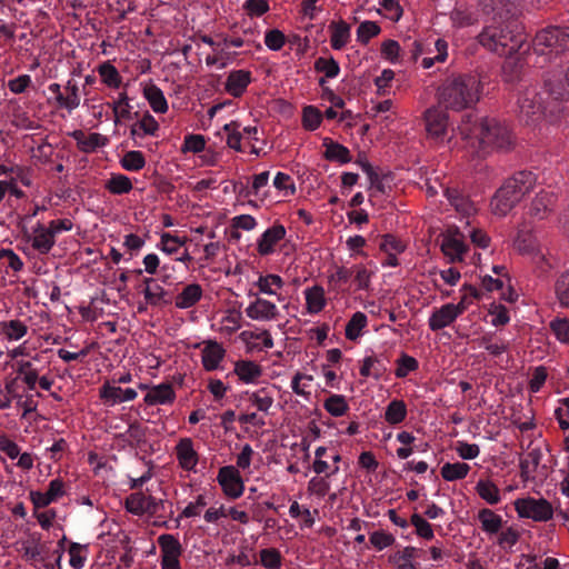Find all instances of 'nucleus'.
I'll use <instances>...</instances> for the list:
<instances>
[{
  "mask_svg": "<svg viewBox=\"0 0 569 569\" xmlns=\"http://www.w3.org/2000/svg\"><path fill=\"white\" fill-rule=\"evenodd\" d=\"M176 455L179 466L187 471H191L198 463V453L193 448V442L190 438L181 439L176 446Z\"/></svg>",
  "mask_w": 569,
  "mask_h": 569,
  "instance_id": "25",
  "label": "nucleus"
},
{
  "mask_svg": "<svg viewBox=\"0 0 569 569\" xmlns=\"http://www.w3.org/2000/svg\"><path fill=\"white\" fill-rule=\"evenodd\" d=\"M380 27L375 21H363L357 29V40L367 44L373 37L380 33Z\"/></svg>",
  "mask_w": 569,
  "mask_h": 569,
  "instance_id": "62",
  "label": "nucleus"
},
{
  "mask_svg": "<svg viewBox=\"0 0 569 569\" xmlns=\"http://www.w3.org/2000/svg\"><path fill=\"white\" fill-rule=\"evenodd\" d=\"M441 237L442 240L440 249L448 262H462L466 253L469 251V246L466 243L465 237L460 232L459 228L450 227L441 234Z\"/></svg>",
  "mask_w": 569,
  "mask_h": 569,
  "instance_id": "11",
  "label": "nucleus"
},
{
  "mask_svg": "<svg viewBox=\"0 0 569 569\" xmlns=\"http://www.w3.org/2000/svg\"><path fill=\"white\" fill-rule=\"evenodd\" d=\"M100 398L108 406H114L117 403L132 401L137 398L138 393L132 388L122 389L110 383H104L100 388Z\"/></svg>",
  "mask_w": 569,
  "mask_h": 569,
  "instance_id": "20",
  "label": "nucleus"
},
{
  "mask_svg": "<svg viewBox=\"0 0 569 569\" xmlns=\"http://www.w3.org/2000/svg\"><path fill=\"white\" fill-rule=\"evenodd\" d=\"M322 121V114L313 106H307L302 110V126L306 130L313 131L319 128Z\"/></svg>",
  "mask_w": 569,
  "mask_h": 569,
  "instance_id": "60",
  "label": "nucleus"
},
{
  "mask_svg": "<svg viewBox=\"0 0 569 569\" xmlns=\"http://www.w3.org/2000/svg\"><path fill=\"white\" fill-rule=\"evenodd\" d=\"M323 408L333 417H341L349 410V405L342 395H330L323 403Z\"/></svg>",
  "mask_w": 569,
  "mask_h": 569,
  "instance_id": "49",
  "label": "nucleus"
},
{
  "mask_svg": "<svg viewBox=\"0 0 569 569\" xmlns=\"http://www.w3.org/2000/svg\"><path fill=\"white\" fill-rule=\"evenodd\" d=\"M101 82L110 89H119L122 83V78L117 68L109 61L101 63L97 69Z\"/></svg>",
  "mask_w": 569,
  "mask_h": 569,
  "instance_id": "43",
  "label": "nucleus"
},
{
  "mask_svg": "<svg viewBox=\"0 0 569 569\" xmlns=\"http://www.w3.org/2000/svg\"><path fill=\"white\" fill-rule=\"evenodd\" d=\"M201 351V362L206 371H213L219 368L226 357V349L216 340L204 341Z\"/></svg>",
  "mask_w": 569,
  "mask_h": 569,
  "instance_id": "19",
  "label": "nucleus"
},
{
  "mask_svg": "<svg viewBox=\"0 0 569 569\" xmlns=\"http://www.w3.org/2000/svg\"><path fill=\"white\" fill-rule=\"evenodd\" d=\"M147 428L143 427L138 421H133L128 426V429L124 433L119 435V438L126 439L127 437L132 441L131 445H136L137 447L141 443L146 442Z\"/></svg>",
  "mask_w": 569,
  "mask_h": 569,
  "instance_id": "61",
  "label": "nucleus"
},
{
  "mask_svg": "<svg viewBox=\"0 0 569 569\" xmlns=\"http://www.w3.org/2000/svg\"><path fill=\"white\" fill-rule=\"evenodd\" d=\"M330 44L332 49L341 50L350 41L351 28L346 21L340 20L337 22H332L330 24Z\"/></svg>",
  "mask_w": 569,
  "mask_h": 569,
  "instance_id": "33",
  "label": "nucleus"
},
{
  "mask_svg": "<svg viewBox=\"0 0 569 569\" xmlns=\"http://www.w3.org/2000/svg\"><path fill=\"white\" fill-rule=\"evenodd\" d=\"M236 58V53L229 50L224 40L214 44L212 53L207 56L206 63L208 66L217 67L219 69L226 68Z\"/></svg>",
  "mask_w": 569,
  "mask_h": 569,
  "instance_id": "31",
  "label": "nucleus"
},
{
  "mask_svg": "<svg viewBox=\"0 0 569 569\" xmlns=\"http://www.w3.org/2000/svg\"><path fill=\"white\" fill-rule=\"evenodd\" d=\"M12 368L17 372L16 380L20 379L29 390L36 389L39 370L32 361L20 359L12 363Z\"/></svg>",
  "mask_w": 569,
  "mask_h": 569,
  "instance_id": "27",
  "label": "nucleus"
},
{
  "mask_svg": "<svg viewBox=\"0 0 569 569\" xmlns=\"http://www.w3.org/2000/svg\"><path fill=\"white\" fill-rule=\"evenodd\" d=\"M160 548V559H177L181 558L183 547L179 539L171 533H162L157 539Z\"/></svg>",
  "mask_w": 569,
  "mask_h": 569,
  "instance_id": "29",
  "label": "nucleus"
},
{
  "mask_svg": "<svg viewBox=\"0 0 569 569\" xmlns=\"http://www.w3.org/2000/svg\"><path fill=\"white\" fill-rule=\"evenodd\" d=\"M479 497L489 505H497L501 501L499 488L489 479H480L476 485Z\"/></svg>",
  "mask_w": 569,
  "mask_h": 569,
  "instance_id": "42",
  "label": "nucleus"
},
{
  "mask_svg": "<svg viewBox=\"0 0 569 569\" xmlns=\"http://www.w3.org/2000/svg\"><path fill=\"white\" fill-rule=\"evenodd\" d=\"M556 202L557 198L552 192L541 191L540 193L537 194V197L533 199L531 203L532 213L553 211L556 210Z\"/></svg>",
  "mask_w": 569,
  "mask_h": 569,
  "instance_id": "50",
  "label": "nucleus"
},
{
  "mask_svg": "<svg viewBox=\"0 0 569 569\" xmlns=\"http://www.w3.org/2000/svg\"><path fill=\"white\" fill-rule=\"evenodd\" d=\"M513 244L520 253L530 254L535 263H537L543 271L547 268H551L546 254L538 246L531 221L525 220L518 226L517 237Z\"/></svg>",
  "mask_w": 569,
  "mask_h": 569,
  "instance_id": "9",
  "label": "nucleus"
},
{
  "mask_svg": "<svg viewBox=\"0 0 569 569\" xmlns=\"http://www.w3.org/2000/svg\"><path fill=\"white\" fill-rule=\"evenodd\" d=\"M286 236V228L282 224L276 223L268 228L259 238L257 250L260 256H269L274 252V247Z\"/></svg>",
  "mask_w": 569,
  "mask_h": 569,
  "instance_id": "18",
  "label": "nucleus"
},
{
  "mask_svg": "<svg viewBox=\"0 0 569 569\" xmlns=\"http://www.w3.org/2000/svg\"><path fill=\"white\" fill-rule=\"evenodd\" d=\"M427 139L437 147L461 148L457 140L458 130L449 128V116L440 107H430L423 113Z\"/></svg>",
  "mask_w": 569,
  "mask_h": 569,
  "instance_id": "6",
  "label": "nucleus"
},
{
  "mask_svg": "<svg viewBox=\"0 0 569 569\" xmlns=\"http://www.w3.org/2000/svg\"><path fill=\"white\" fill-rule=\"evenodd\" d=\"M251 82V73L247 70L231 71L226 80L224 89L232 97H240Z\"/></svg>",
  "mask_w": 569,
  "mask_h": 569,
  "instance_id": "28",
  "label": "nucleus"
},
{
  "mask_svg": "<svg viewBox=\"0 0 569 569\" xmlns=\"http://www.w3.org/2000/svg\"><path fill=\"white\" fill-rule=\"evenodd\" d=\"M233 372L242 382L252 383L261 377L262 368L260 365L251 360H238L234 363Z\"/></svg>",
  "mask_w": 569,
  "mask_h": 569,
  "instance_id": "32",
  "label": "nucleus"
},
{
  "mask_svg": "<svg viewBox=\"0 0 569 569\" xmlns=\"http://www.w3.org/2000/svg\"><path fill=\"white\" fill-rule=\"evenodd\" d=\"M457 309L453 303H446L435 309L429 318L428 325L430 330L439 331L452 325L458 318Z\"/></svg>",
  "mask_w": 569,
  "mask_h": 569,
  "instance_id": "22",
  "label": "nucleus"
},
{
  "mask_svg": "<svg viewBox=\"0 0 569 569\" xmlns=\"http://www.w3.org/2000/svg\"><path fill=\"white\" fill-rule=\"evenodd\" d=\"M217 481L229 499H238L244 491L243 480L234 466L221 467L218 471Z\"/></svg>",
  "mask_w": 569,
  "mask_h": 569,
  "instance_id": "14",
  "label": "nucleus"
},
{
  "mask_svg": "<svg viewBox=\"0 0 569 569\" xmlns=\"http://www.w3.org/2000/svg\"><path fill=\"white\" fill-rule=\"evenodd\" d=\"M28 333V326L21 320L0 321V336L8 341H18Z\"/></svg>",
  "mask_w": 569,
  "mask_h": 569,
  "instance_id": "37",
  "label": "nucleus"
},
{
  "mask_svg": "<svg viewBox=\"0 0 569 569\" xmlns=\"http://www.w3.org/2000/svg\"><path fill=\"white\" fill-rule=\"evenodd\" d=\"M479 6L491 21L478 36L479 42L489 51L507 57L502 68L507 80L511 81L519 62L513 54L519 52L526 42V37L517 22L509 18L513 7L511 0H480Z\"/></svg>",
  "mask_w": 569,
  "mask_h": 569,
  "instance_id": "1",
  "label": "nucleus"
},
{
  "mask_svg": "<svg viewBox=\"0 0 569 569\" xmlns=\"http://www.w3.org/2000/svg\"><path fill=\"white\" fill-rule=\"evenodd\" d=\"M443 193L449 201L451 208L458 213H477L481 210L477 200L471 199L458 189L443 188Z\"/></svg>",
  "mask_w": 569,
  "mask_h": 569,
  "instance_id": "17",
  "label": "nucleus"
},
{
  "mask_svg": "<svg viewBox=\"0 0 569 569\" xmlns=\"http://www.w3.org/2000/svg\"><path fill=\"white\" fill-rule=\"evenodd\" d=\"M121 166L127 171H139L146 166V159L141 151L131 150L121 158Z\"/></svg>",
  "mask_w": 569,
  "mask_h": 569,
  "instance_id": "55",
  "label": "nucleus"
},
{
  "mask_svg": "<svg viewBox=\"0 0 569 569\" xmlns=\"http://www.w3.org/2000/svg\"><path fill=\"white\" fill-rule=\"evenodd\" d=\"M478 520L481 523V529L489 535L498 533L503 523L502 517L488 508L479 510Z\"/></svg>",
  "mask_w": 569,
  "mask_h": 569,
  "instance_id": "41",
  "label": "nucleus"
},
{
  "mask_svg": "<svg viewBox=\"0 0 569 569\" xmlns=\"http://www.w3.org/2000/svg\"><path fill=\"white\" fill-rule=\"evenodd\" d=\"M143 400L148 406L171 405L176 400V392L171 383L162 382L150 387Z\"/></svg>",
  "mask_w": 569,
  "mask_h": 569,
  "instance_id": "23",
  "label": "nucleus"
},
{
  "mask_svg": "<svg viewBox=\"0 0 569 569\" xmlns=\"http://www.w3.org/2000/svg\"><path fill=\"white\" fill-rule=\"evenodd\" d=\"M305 299L307 311L311 315L319 313L327 305L325 290L318 284L305 290Z\"/></svg>",
  "mask_w": 569,
  "mask_h": 569,
  "instance_id": "34",
  "label": "nucleus"
},
{
  "mask_svg": "<svg viewBox=\"0 0 569 569\" xmlns=\"http://www.w3.org/2000/svg\"><path fill=\"white\" fill-rule=\"evenodd\" d=\"M63 495L64 483L60 478H56L49 482L48 490L46 492L30 491V500L36 509H42L57 501Z\"/></svg>",
  "mask_w": 569,
  "mask_h": 569,
  "instance_id": "16",
  "label": "nucleus"
},
{
  "mask_svg": "<svg viewBox=\"0 0 569 569\" xmlns=\"http://www.w3.org/2000/svg\"><path fill=\"white\" fill-rule=\"evenodd\" d=\"M150 496L141 492L131 493L126 499V509L128 512L142 516L148 512Z\"/></svg>",
  "mask_w": 569,
  "mask_h": 569,
  "instance_id": "48",
  "label": "nucleus"
},
{
  "mask_svg": "<svg viewBox=\"0 0 569 569\" xmlns=\"http://www.w3.org/2000/svg\"><path fill=\"white\" fill-rule=\"evenodd\" d=\"M395 376L399 379L406 378L410 372L418 370L419 362L416 358L401 352L400 357L396 360Z\"/></svg>",
  "mask_w": 569,
  "mask_h": 569,
  "instance_id": "51",
  "label": "nucleus"
},
{
  "mask_svg": "<svg viewBox=\"0 0 569 569\" xmlns=\"http://www.w3.org/2000/svg\"><path fill=\"white\" fill-rule=\"evenodd\" d=\"M542 458V452L540 449L535 448L530 450L525 457L520 459V477L523 480H529L533 478V473L537 470Z\"/></svg>",
  "mask_w": 569,
  "mask_h": 569,
  "instance_id": "40",
  "label": "nucleus"
},
{
  "mask_svg": "<svg viewBox=\"0 0 569 569\" xmlns=\"http://www.w3.org/2000/svg\"><path fill=\"white\" fill-rule=\"evenodd\" d=\"M515 509L520 518H529L539 522L548 521L553 517L551 503L543 498L527 497L517 499L515 501Z\"/></svg>",
  "mask_w": 569,
  "mask_h": 569,
  "instance_id": "10",
  "label": "nucleus"
},
{
  "mask_svg": "<svg viewBox=\"0 0 569 569\" xmlns=\"http://www.w3.org/2000/svg\"><path fill=\"white\" fill-rule=\"evenodd\" d=\"M450 19L452 26L458 29L472 26L477 22L476 14L467 9H455L450 14Z\"/></svg>",
  "mask_w": 569,
  "mask_h": 569,
  "instance_id": "59",
  "label": "nucleus"
},
{
  "mask_svg": "<svg viewBox=\"0 0 569 569\" xmlns=\"http://www.w3.org/2000/svg\"><path fill=\"white\" fill-rule=\"evenodd\" d=\"M147 513L159 518L172 517V503L168 500L157 499L150 496Z\"/></svg>",
  "mask_w": 569,
  "mask_h": 569,
  "instance_id": "53",
  "label": "nucleus"
},
{
  "mask_svg": "<svg viewBox=\"0 0 569 569\" xmlns=\"http://www.w3.org/2000/svg\"><path fill=\"white\" fill-rule=\"evenodd\" d=\"M108 106L112 109L114 124L131 118L132 107L126 91L120 92L117 99L113 102L108 103Z\"/></svg>",
  "mask_w": 569,
  "mask_h": 569,
  "instance_id": "39",
  "label": "nucleus"
},
{
  "mask_svg": "<svg viewBox=\"0 0 569 569\" xmlns=\"http://www.w3.org/2000/svg\"><path fill=\"white\" fill-rule=\"evenodd\" d=\"M367 323L368 319L363 312H355L346 325V338L351 341H356L361 336V331L367 326Z\"/></svg>",
  "mask_w": 569,
  "mask_h": 569,
  "instance_id": "46",
  "label": "nucleus"
},
{
  "mask_svg": "<svg viewBox=\"0 0 569 569\" xmlns=\"http://www.w3.org/2000/svg\"><path fill=\"white\" fill-rule=\"evenodd\" d=\"M249 401L257 407L258 410L267 412L273 403V398L266 388H261L256 392H246Z\"/></svg>",
  "mask_w": 569,
  "mask_h": 569,
  "instance_id": "58",
  "label": "nucleus"
},
{
  "mask_svg": "<svg viewBox=\"0 0 569 569\" xmlns=\"http://www.w3.org/2000/svg\"><path fill=\"white\" fill-rule=\"evenodd\" d=\"M370 201L377 204L383 196H388L392 189L393 178L390 174L375 172L368 178Z\"/></svg>",
  "mask_w": 569,
  "mask_h": 569,
  "instance_id": "24",
  "label": "nucleus"
},
{
  "mask_svg": "<svg viewBox=\"0 0 569 569\" xmlns=\"http://www.w3.org/2000/svg\"><path fill=\"white\" fill-rule=\"evenodd\" d=\"M48 90L53 94L54 106L67 110L69 113L81 103V91L74 80H68L63 87L57 82L50 83Z\"/></svg>",
  "mask_w": 569,
  "mask_h": 569,
  "instance_id": "12",
  "label": "nucleus"
},
{
  "mask_svg": "<svg viewBox=\"0 0 569 569\" xmlns=\"http://www.w3.org/2000/svg\"><path fill=\"white\" fill-rule=\"evenodd\" d=\"M186 241V237L173 236L166 232L161 236L158 248L168 256H172L176 261L188 263L192 261V257L184 248Z\"/></svg>",
  "mask_w": 569,
  "mask_h": 569,
  "instance_id": "15",
  "label": "nucleus"
},
{
  "mask_svg": "<svg viewBox=\"0 0 569 569\" xmlns=\"http://www.w3.org/2000/svg\"><path fill=\"white\" fill-rule=\"evenodd\" d=\"M283 280L278 274H267L260 276L256 286L259 288V291L266 295H274L276 291L273 287L277 289H281L283 287Z\"/></svg>",
  "mask_w": 569,
  "mask_h": 569,
  "instance_id": "56",
  "label": "nucleus"
},
{
  "mask_svg": "<svg viewBox=\"0 0 569 569\" xmlns=\"http://www.w3.org/2000/svg\"><path fill=\"white\" fill-rule=\"evenodd\" d=\"M322 144L326 148L325 158L327 160L339 163H348L351 161L350 151L345 146L335 142L329 138H325Z\"/></svg>",
  "mask_w": 569,
  "mask_h": 569,
  "instance_id": "38",
  "label": "nucleus"
},
{
  "mask_svg": "<svg viewBox=\"0 0 569 569\" xmlns=\"http://www.w3.org/2000/svg\"><path fill=\"white\" fill-rule=\"evenodd\" d=\"M296 192L295 179L287 172L278 171L270 186L268 207L288 201Z\"/></svg>",
  "mask_w": 569,
  "mask_h": 569,
  "instance_id": "13",
  "label": "nucleus"
},
{
  "mask_svg": "<svg viewBox=\"0 0 569 569\" xmlns=\"http://www.w3.org/2000/svg\"><path fill=\"white\" fill-rule=\"evenodd\" d=\"M569 48V28L561 29L549 27L537 33L533 40V54L537 56L536 64L543 67L545 63L558 57Z\"/></svg>",
  "mask_w": 569,
  "mask_h": 569,
  "instance_id": "7",
  "label": "nucleus"
},
{
  "mask_svg": "<svg viewBox=\"0 0 569 569\" xmlns=\"http://www.w3.org/2000/svg\"><path fill=\"white\" fill-rule=\"evenodd\" d=\"M74 137L78 139V143L81 149L86 152L93 151L98 147L106 146L107 138L100 133L93 132L88 137H84L81 131H76Z\"/></svg>",
  "mask_w": 569,
  "mask_h": 569,
  "instance_id": "52",
  "label": "nucleus"
},
{
  "mask_svg": "<svg viewBox=\"0 0 569 569\" xmlns=\"http://www.w3.org/2000/svg\"><path fill=\"white\" fill-rule=\"evenodd\" d=\"M143 283L146 284L143 296L147 303L152 306H158L161 302L168 303V301L163 300L167 291L161 286L154 283V279L144 278Z\"/></svg>",
  "mask_w": 569,
  "mask_h": 569,
  "instance_id": "44",
  "label": "nucleus"
},
{
  "mask_svg": "<svg viewBox=\"0 0 569 569\" xmlns=\"http://www.w3.org/2000/svg\"><path fill=\"white\" fill-rule=\"evenodd\" d=\"M159 131V123L156 118L146 112L142 117L131 127L130 133L132 137H143V136H157Z\"/></svg>",
  "mask_w": 569,
  "mask_h": 569,
  "instance_id": "36",
  "label": "nucleus"
},
{
  "mask_svg": "<svg viewBox=\"0 0 569 569\" xmlns=\"http://www.w3.org/2000/svg\"><path fill=\"white\" fill-rule=\"evenodd\" d=\"M470 466L465 462H446L440 470L441 477L447 481L461 480L467 477Z\"/></svg>",
  "mask_w": 569,
  "mask_h": 569,
  "instance_id": "47",
  "label": "nucleus"
},
{
  "mask_svg": "<svg viewBox=\"0 0 569 569\" xmlns=\"http://www.w3.org/2000/svg\"><path fill=\"white\" fill-rule=\"evenodd\" d=\"M72 227V221L67 218L51 220L48 224L38 222L32 227L28 239L34 250L41 254H47L53 248L56 238L66 231H70Z\"/></svg>",
  "mask_w": 569,
  "mask_h": 569,
  "instance_id": "8",
  "label": "nucleus"
},
{
  "mask_svg": "<svg viewBox=\"0 0 569 569\" xmlns=\"http://www.w3.org/2000/svg\"><path fill=\"white\" fill-rule=\"evenodd\" d=\"M458 132L463 142L461 148L478 156L493 150H507L512 144L509 129L495 118L468 114L458 126Z\"/></svg>",
  "mask_w": 569,
  "mask_h": 569,
  "instance_id": "2",
  "label": "nucleus"
},
{
  "mask_svg": "<svg viewBox=\"0 0 569 569\" xmlns=\"http://www.w3.org/2000/svg\"><path fill=\"white\" fill-rule=\"evenodd\" d=\"M246 315L258 321L273 320L278 316V308L273 302H270L262 298H257L251 302L244 310Z\"/></svg>",
  "mask_w": 569,
  "mask_h": 569,
  "instance_id": "21",
  "label": "nucleus"
},
{
  "mask_svg": "<svg viewBox=\"0 0 569 569\" xmlns=\"http://www.w3.org/2000/svg\"><path fill=\"white\" fill-rule=\"evenodd\" d=\"M106 188L116 194L127 193L132 189V182L130 178L124 174H112L107 181Z\"/></svg>",
  "mask_w": 569,
  "mask_h": 569,
  "instance_id": "57",
  "label": "nucleus"
},
{
  "mask_svg": "<svg viewBox=\"0 0 569 569\" xmlns=\"http://www.w3.org/2000/svg\"><path fill=\"white\" fill-rule=\"evenodd\" d=\"M68 552L70 556V566L74 569H81L87 560V547L77 542H71Z\"/></svg>",
  "mask_w": 569,
  "mask_h": 569,
  "instance_id": "63",
  "label": "nucleus"
},
{
  "mask_svg": "<svg viewBox=\"0 0 569 569\" xmlns=\"http://www.w3.org/2000/svg\"><path fill=\"white\" fill-rule=\"evenodd\" d=\"M142 96L156 113H166L169 109L163 91L152 82L142 84Z\"/></svg>",
  "mask_w": 569,
  "mask_h": 569,
  "instance_id": "26",
  "label": "nucleus"
},
{
  "mask_svg": "<svg viewBox=\"0 0 569 569\" xmlns=\"http://www.w3.org/2000/svg\"><path fill=\"white\" fill-rule=\"evenodd\" d=\"M560 102L548 93L546 87L541 92L527 89L518 98V117L526 126L536 127L548 116L557 113Z\"/></svg>",
  "mask_w": 569,
  "mask_h": 569,
  "instance_id": "4",
  "label": "nucleus"
},
{
  "mask_svg": "<svg viewBox=\"0 0 569 569\" xmlns=\"http://www.w3.org/2000/svg\"><path fill=\"white\" fill-rule=\"evenodd\" d=\"M555 292L560 305L569 308V269L561 272L557 278Z\"/></svg>",
  "mask_w": 569,
  "mask_h": 569,
  "instance_id": "54",
  "label": "nucleus"
},
{
  "mask_svg": "<svg viewBox=\"0 0 569 569\" xmlns=\"http://www.w3.org/2000/svg\"><path fill=\"white\" fill-rule=\"evenodd\" d=\"M407 406L403 400L390 401L385 411V420L390 425H399L407 417Z\"/></svg>",
  "mask_w": 569,
  "mask_h": 569,
  "instance_id": "45",
  "label": "nucleus"
},
{
  "mask_svg": "<svg viewBox=\"0 0 569 569\" xmlns=\"http://www.w3.org/2000/svg\"><path fill=\"white\" fill-rule=\"evenodd\" d=\"M536 177L532 172L520 171L505 181L491 199L495 213H508L513 210L522 197L533 187Z\"/></svg>",
  "mask_w": 569,
  "mask_h": 569,
  "instance_id": "5",
  "label": "nucleus"
},
{
  "mask_svg": "<svg viewBox=\"0 0 569 569\" xmlns=\"http://www.w3.org/2000/svg\"><path fill=\"white\" fill-rule=\"evenodd\" d=\"M223 131L227 133V146L236 151H241V141L243 136L236 122L227 123L223 126Z\"/></svg>",
  "mask_w": 569,
  "mask_h": 569,
  "instance_id": "64",
  "label": "nucleus"
},
{
  "mask_svg": "<svg viewBox=\"0 0 569 569\" xmlns=\"http://www.w3.org/2000/svg\"><path fill=\"white\" fill-rule=\"evenodd\" d=\"M203 290L198 283L187 284L180 293L177 295L174 306L178 309H189L196 306L202 298Z\"/></svg>",
  "mask_w": 569,
  "mask_h": 569,
  "instance_id": "30",
  "label": "nucleus"
},
{
  "mask_svg": "<svg viewBox=\"0 0 569 569\" xmlns=\"http://www.w3.org/2000/svg\"><path fill=\"white\" fill-rule=\"evenodd\" d=\"M438 97L448 109L469 108L480 98V81L472 74L451 76L440 86Z\"/></svg>",
  "mask_w": 569,
  "mask_h": 569,
  "instance_id": "3",
  "label": "nucleus"
},
{
  "mask_svg": "<svg viewBox=\"0 0 569 569\" xmlns=\"http://www.w3.org/2000/svg\"><path fill=\"white\" fill-rule=\"evenodd\" d=\"M270 172L263 171L252 177L251 190L256 198L268 208L269 190H270Z\"/></svg>",
  "mask_w": 569,
  "mask_h": 569,
  "instance_id": "35",
  "label": "nucleus"
}]
</instances>
